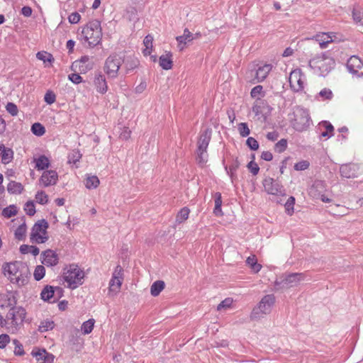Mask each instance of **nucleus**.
<instances>
[{
    "label": "nucleus",
    "mask_w": 363,
    "mask_h": 363,
    "mask_svg": "<svg viewBox=\"0 0 363 363\" xmlns=\"http://www.w3.org/2000/svg\"><path fill=\"white\" fill-rule=\"evenodd\" d=\"M2 270L4 276L8 277L11 283L18 286L26 285L30 274L26 263L19 261L4 263Z\"/></svg>",
    "instance_id": "obj_1"
},
{
    "label": "nucleus",
    "mask_w": 363,
    "mask_h": 363,
    "mask_svg": "<svg viewBox=\"0 0 363 363\" xmlns=\"http://www.w3.org/2000/svg\"><path fill=\"white\" fill-rule=\"evenodd\" d=\"M82 35L91 47L97 45L101 40V22L98 20L89 21L82 29Z\"/></svg>",
    "instance_id": "obj_2"
},
{
    "label": "nucleus",
    "mask_w": 363,
    "mask_h": 363,
    "mask_svg": "<svg viewBox=\"0 0 363 363\" xmlns=\"http://www.w3.org/2000/svg\"><path fill=\"white\" fill-rule=\"evenodd\" d=\"M64 279L70 289H76L83 284L84 272L77 264H72L64 269Z\"/></svg>",
    "instance_id": "obj_3"
},
{
    "label": "nucleus",
    "mask_w": 363,
    "mask_h": 363,
    "mask_svg": "<svg viewBox=\"0 0 363 363\" xmlns=\"http://www.w3.org/2000/svg\"><path fill=\"white\" fill-rule=\"evenodd\" d=\"M211 128H206L201 132L198 140L197 157L198 163L203 166L207 162L206 150L211 138Z\"/></svg>",
    "instance_id": "obj_4"
},
{
    "label": "nucleus",
    "mask_w": 363,
    "mask_h": 363,
    "mask_svg": "<svg viewBox=\"0 0 363 363\" xmlns=\"http://www.w3.org/2000/svg\"><path fill=\"white\" fill-rule=\"evenodd\" d=\"M26 310L21 307H12L6 314L7 322L10 320L8 326L9 332L14 333L17 331L20 325L23 323L26 318Z\"/></svg>",
    "instance_id": "obj_5"
},
{
    "label": "nucleus",
    "mask_w": 363,
    "mask_h": 363,
    "mask_svg": "<svg viewBox=\"0 0 363 363\" xmlns=\"http://www.w3.org/2000/svg\"><path fill=\"white\" fill-rule=\"evenodd\" d=\"M275 297L273 294L264 296L259 301L258 306L255 307L250 314L252 320L259 319L264 315L271 312L272 307L274 304Z\"/></svg>",
    "instance_id": "obj_6"
},
{
    "label": "nucleus",
    "mask_w": 363,
    "mask_h": 363,
    "mask_svg": "<svg viewBox=\"0 0 363 363\" xmlns=\"http://www.w3.org/2000/svg\"><path fill=\"white\" fill-rule=\"evenodd\" d=\"M48 227L49 224L45 219L35 223L30 233L31 242L38 244L45 243L48 240V236L47 235Z\"/></svg>",
    "instance_id": "obj_7"
},
{
    "label": "nucleus",
    "mask_w": 363,
    "mask_h": 363,
    "mask_svg": "<svg viewBox=\"0 0 363 363\" xmlns=\"http://www.w3.org/2000/svg\"><path fill=\"white\" fill-rule=\"evenodd\" d=\"M303 279L302 273L284 274L276 279L274 287L277 290L289 289L296 286Z\"/></svg>",
    "instance_id": "obj_8"
},
{
    "label": "nucleus",
    "mask_w": 363,
    "mask_h": 363,
    "mask_svg": "<svg viewBox=\"0 0 363 363\" xmlns=\"http://www.w3.org/2000/svg\"><path fill=\"white\" fill-rule=\"evenodd\" d=\"M292 122L293 128L297 131H303L309 127L311 118L308 111L301 107H297L294 112Z\"/></svg>",
    "instance_id": "obj_9"
},
{
    "label": "nucleus",
    "mask_w": 363,
    "mask_h": 363,
    "mask_svg": "<svg viewBox=\"0 0 363 363\" xmlns=\"http://www.w3.org/2000/svg\"><path fill=\"white\" fill-rule=\"evenodd\" d=\"M335 60L330 57L323 55L310 60V65L313 68L318 69L320 75H327L335 66Z\"/></svg>",
    "instance_id": "obj_10"
},
{
    "label": "nucleus",
    "mask_w": 363,
    "mask_h": 363,
    "mask_svg": "<svg viewBox=\"0 0 363 363\" xmlns=\"http://www.w3.org/2000/svg\"><path fill=\"white\" fill-rule=\"evenodd\" d=\"M272 69V65L264 64L257 69H250L246 72L245 79L252 84L261 82L267 78Z\"/></svg>",
    "instance_id": "obj_11"
},
{
    "label": "nucleus",
    "mask_w": 363,
    "mask_h": 363,
    "mask_svg": "<svg viewBox=\"0 0 363 363\" xmlns=\"http://www.w3.org/2000/svg\"><path fill=\"white\" fill-rule=\"evenodd\" d=\"M123 62L122 58L116 54L109 55L104 64V72L110 78H116Z\"/></svg>",
    "instance_id": "obj_12"
},
{
    "label": "nucleus",
    "mask_w": 363,
    "mask_h": 363,
    "mask_svg": "<svg viewBox=\"0 0 363 363\" xmlns=\"http://www.w3.org/2000/svg\"><path fill=\"white\" fill-rule=\"evenodd\" d=\"M264 191L268 194L276 196H285L286 189L283 185L276 179L266 177L262 182Z\"/></svg>",
    "instance_id": "obj_13"
},
{
    "label": "nucleus",
    "mask_w": 363,
    "mask_h": 363,
    "mask_svg": "<svg viewBox=\"0 0 363 363\" xmlns=\"http://www.w3.org/2000/svg\"><path fill=\"white\" fill-rule=\"evenodd\" d=\"M123 279V269L118 265L113 273L112 278L109 283V289L111 291L117 292L121 289Z\"/></svg>",
    "instance_id": "obj_14"
},
{
    "label": "nucleus",
    "mask_w": 363,
    "mask_h": 363,
    "mask_svg": "<svg viewBox=\"0 0 363 363\" xmlns=\"http://www.w3.org/2000/svg\"><path fill=\"white\" fill-rule=\"evenodd\" d=\"M349 72L357 76L363 75V63L357 56H352L347 62Z\"/></svg>",
    "instance_id": "obj_15"
},
{
    "label": "nucleus",
    "mask_w": 363,
    "mask_h": 363,
    "mask_svg": "<svg viewBox=\"0 0 363 363\" xmlns=\"http://www.w3.org/2000/svg\"><path fill=\"white\" fill-rule=\"evenodd\" d=\"M289 84L291 88L295 91H298L303 89L302 73L300 69H295L291 72L289 76Z\"/></svg>",
    "instance_id": "obj_16"
},
{
    "label": "nucleus",
    "mask_w": 363,
    "mask_h": 363,
    "mask_svg": "<svg viewBox=\"0 0 363 363\" xmlns=\"http://www.w3.org/2000/svg\"><path fill=\"white\" fill-rule=\"evenodd\" d=\"M57 179L58 175L55 170H45L40 178V182H41L45 187H47L55 185Z\"/></svg>",
    "instance_id": "obj_17"
},
{
    "label": "nucleus",
    "mask_w": 363,
    "mask_h": 363,
    "mask_svg": "<svg viewBox=\"0 0 363 363\" xmlns=\"http://www.w3.org/2000/svg\"><path fill=\"white\" fill-rule=\"evenodd\" d=\"M32 355L36 358V360L40 363H52L54 361V355L48 353L45 349L33 350Z\"/></svg>",
    "instance_id": "obj_18"
},
{
    "label": "nucleus",
    "mask_w": 363,
    "mask_h": 363,
    "mask_svg": "<svg viewBox=\"0 0 363 363\" xmlns=\"http://www.w3.org/2000/svg\"><path fill=\"white\" fill-rule=\"evenodd\" d=\"M43 263L48 267L55 266L58 263V255L52 250H47L41 253Z\"/></svg>",
    "instance_id": "obj_19"
},
{
    "label": "nucleus",
    "mask_w": 363,
    "mask_h": 363,
    "mask_svg": "<svg viewBox=\"0 0 363 363\" xmlns=\"http://www.w3.org/2000/svg\"><path fill=\"white\" fill-rule=\"evenodd\" d=\"M340 173L342 177L350 179L357 177V167L354 164H345L340 167Z\"/></svg>",
    "instance_id": "obj_20"
},
{
    "label": "nucleus",
    "mask_w": 363,
    "mask_h": 363,
    "mask_svg": "<svg viewBox=\"0 0 363 363\" xmlns=\"http://www.w3.org/2000/svg\"><path fill=\"white\" fill-rule=\"evenodd\" d=\"M41 298L49 303H55L56 302V298H55V289L52 286L47 285L40 293Z\"/></svg>",
    "instance_id": "obj_21"
},
{
    "label": "nucleus",
    "mask_w": 363,
    "mask_h": 363,
    "mask_svg": "<svg viewBox=\"0 0 363 363\" xmlns=\"http://www.w3.org/2000/svg\"><path fill=\"white\" fill-rule=\"evenodd\" d=\"M94 84L99 92L104 94L108 89L104 75L101 73L96 74L94 78Z\"/></svg>",
    "instance_id": "obj_22"
},
{
    "label": "nucleus",
    "mask_w": 363,
    "mask_h": 363,
    "mask_svg": "<svg viewBox=\"0 0 363 363\" xmlns=\"http://www.w3.org/2000/svg\"><path fill=\"white\" fill-rule=\"evenodd\" d=\"M315 40L318 42L320 48H327L328 43L333 41V36L328 33H323L315 36Z\"/></svg>",
    "instance_id": "obj_23"
},
{
    "label": "nucleus",
    "mask_w": 363,
    "mask_h": 363,
    "mask_svg": "<svg viewBox=\"0 0 363 363\" xmlns=\"http://www.w3.org/2000/svg\"><path fill=\"white\" fill-rule=\"evenodd\" d=\"M123 62L125 63V67L126 69V73L133 70L138 67L140 65V61L138 58L133 56H128L125 59L123 60Z\"/></svg>",
    "instance_id": "obj_24"
},
{
    "label": "nucleus",
    "mask_w": 363,
    "mask_h": 363,
    "mask_svg": "<svg viewBox=\"0 0 363 363\" xmlns=\"http://www.w3.org/2000/svg\"><path fill=\"white\" fill-rule=\"evenodd\" d=\"M93 68V62L82 64L81 62H73L71 65V69L74 72L79 71L80 73H86Z\"/></svg>",
    "instance_id": "obj_25"
},
{
    "label": "nucleus",
    "mask_w": 363,
    "mask_h": 363,
    "mask_svg": "<svg viewBox=\"0 0 363 363\" xmlns=\"http://www.w3.org/2000/svg\"><path fill=\"white\" fill-rule=\"evenodd\" d=\"M171 57L172 54L170 52L166 55H163L160 57L159 62L162 69L166 70L172 69L173 62L171 59Z\"/></svg>",
    "instance_id": "obj_26"
},
{
    "label": "nucleus",
    "mask_w": 363,
    "mask_h": 363,
    "mask_svg": "<svg viewBox=\"0 0 363 363\" xmlns=\"http://www.w3.org/2000/svg\"><path fill=\"white\" fill-rule=\"evenodd\" d=\"M34 160L35 162V168L38 170H44L50 166V161L45 155H40L38 158H36Z\"/></svg>",
    "instance_id": "obj_27"
},
{
    "label": "nucleus",
    "mask_w": 363,
    "mask_h": 363,
    "mask_svg": "<svg viewBox=\"0 0 363 363\" xmlns=\"http://www.w3.org/2000/svg\"><path fill=\"white\" fill-rule=\"evenodd\" d=\"M214 199H215V207L213 209V213L216 216H222L223 212L221 210V206H222L221 194L219 192H216L214 194Z\"/></svg>",
    "instance_id": "obj_28"
},
{
    "label": "nucleus",
    "mask_w": 363,
    "mask_h": 363,
    "mask_svg": "<svg viewBox=\"0 0 363 363\" xmlns=\"http://www.w3.org/2000/svg\"><path fill=\"white\" fill-rule=\"evenodd\" d=\"M164 282L161 280L155 281L150 287V293L153 296H157L164 288Z\"/></svg>",
    "instance_id": "obj_29"
},
{
    "label": "nucleus",
    "mask_w": 363,
    "mask_h": 363,
    "mask_svg": "<svg viewBox=\"0 0 363 363\" xmlns=\"http://www.w3.org/2000/svg\"><path fill=\"white\" fill-rule=\"evenodd\" d=\"M194 37L191 38L190 36L186 35H179L176 38V40L178 43V48L180 51H182L186 45L189 43L192 42L194 40Z\"/></svg>",
    "instance_id": "obj_30"
},
{
    "label": "nucleus",
    "mask_w": 363,
    "mask_h": 363,
    "mask_svg": "<svg viewBox=\"0 0 363 363\" xmlns=\"http://www.w3.org/2000/svg\"><path fill=\"white\" fill-rule=\"evenodd\" d=\"M23 190V185L14 181H11L7 186V191L10 194H21Z\"/></svg>",
    "instance_id": "obj_31"
},
{
    "label": "nucleus",
    "mask_w": 363,
    "mask_h": 363,
    "mask_svg": "<svg viewBox=\"0 0 363 363\" xmlns=\"http://www.w3.org/2000/svg\"><path fill=\"white\" fill-rule=\"evenodd\" d=\"M246 263H247V264H248L250 267L251 269L255 273H257L262 269V265L260 264L257 263V259L255 255L248 257L246 260Z\"/></svg>",
    "instance_id": "obj_32"
},
{
    "label": "nucleus",
    "mask_w": 363,
    "mask_h": 363,
    "mask_svg": "<svg viewBox=\"0 0 363 363\" xmlns=\"http://www.w3.org/2000/svg\"><path fill=\"white\" fill-rule=\"evenodd\" d=\"M20 252L22 254L31 253L33 255L36 256L39 254L40 250L34 245H22L20 247Z\"/></svg>",
    "instance_id": "obj_33"
},
{
    "label": "nucleus",
    "mask_w": 363,
    "mask_h": 363,
    "mask_svg": "<svg viewBox=\"0 0 363 363\" xmlns=\"http://www.w3.org/2000/svg\"><path fill=\"white\" fill-rule=\"evenodd\" d=\"M189 209L187 207H184L178 213L176 218V223L180 224L188 219L189 214Z\"/></svg>",
    "instance_id": "obj_34"
},
{
    "label": "nucleus",
    "mask_w": 363,
    "mask_h": 363,
    "mask_svg": "<svg viewBox=\"0 0 363 363\" xmlns=\"http://www.w3.org/2000/svg\"><path fill=\"white\" fill-rule=\"evenodd\" d=\"M99 184V179L96 176L88 177L85 180V186L87 189H95Z\"/></svg>",
    "instance_id": "obj_35"
},
{
    "label": "nucleus",
    "mask_w": 363,
    "mask_h": 363,
    "mask_svg": "<svg viewBox=\"0 0 363 363\" xmlns=\"http://www.w3.org/2000/svg\"><path fill=\"white\" fill-rule=\"evenodd\" d=\"M3 155L1 156V161L4 164H8L11 161L13 157V152L11 148L4 147Z\"/></svg>",
    "instance_id": "obj_36"
},
{
    "label": "nucleus",
    "mask_w": 363,
    "mask_h": 363,
    "mask_svg": "<svg viewBox=\"0 0 363 363\" xmlns=\"http://www.w3.org/2000/svg\"><path fill=\"white\" fill-rule=\"evenodd\" d=\"M31 131L35 135L41 136L45 133V128L42 124L35 123L31 126Z\"/></svg>",
    "instance_id": "obj_37"
},
{
    "label": "nucleus",
    "mask_w": 363,
    "mask_h": 363,
    "mask_svg": "<svg viewBox=\"0 0 363 363\" xmlns=\"http://www.w3.org/2000/svg\"><path fill=\"white\" fill-rule=\"evenodd\" d=\"M16 213L17 209L14 205H11L6 208H4L2 211V216L8 218L16 216Z\"/></svg>",
    "instance_id": "obj_38"
},
{
    "label": "nucleus",
    "mask_w": 363,
    "mask_h": 363,
    "mask_svg": "<svg viewBox=\"0 0 363 363\" xmlns=\"http://www.w3.org/2000/svg\"><path fill=\"white\" fill-rule=\"evenodd\" d=\"M94 319H89L87 321H85L82 325V330L83 331L84 334H89L94 325Z\"/></svg>",
    "instance_id": "obj_39"
},
{
    "label": "nucleus",
    "mask_w": 363,
    "mask_h": 363,
    "mask_svg": "<svg viewBox=\"0 0 363 363\" xmlns=\"http://www.w3.org/2000/svg\"><path fill=\"white\" fill-rule=\"evenodd\" d=\"M26 232V225L25 223L21 224L18 227L15 231V238L18 240H22L25 238Z\"/></svg>",
    "instance_id": "obj_40"
},
{
    "label": "nucleus",
    "mask_w": 363,
    "mask_h": 363,
    "mask_svg": "<svg viewBox=\"0 0 363 363\" xmlns=\"http://www.w3.org/2000/svg\"><path fill=\"white\" fill-rule=\"evenodd\" d=\"M82 157V154L77 150H72L68 155L69 163L76 164Z\"/></svg>",
    "instance_id": "obj_41"
},
{
    "label": "nucleus",
    "mask_w": 363,
    "mask_h": 363,
    "mask_svg": "<svg viewBox=\"0 0 363 363\" xmlns=\"http://www.w3.org/2000/svg\"><path fill=\"white\" fill-rule=\"evenodd\" d=\"M45 274V267L42 265H38L35 267V271H34V274H33L34 279L36 281H40L44 277Z\"/></svg>",
    "instance_id": "obj_42"
},
{
    "label": "nucleus",
    "mask_w": 363,
    "mask_h": 363,
    "mask_svg": "<svg viewBox=\"0 0 363 363\" xmlns=\"http://www.w3.org/2000/svg\"><path fill=\"white\" fill-rule=\"evenodd\" d=\"M287 144L288 143L286 139H281L275 144L274 150L279 153H281L286 150Z\"/></svg>",
    "instance_id": "obj_43"
},
{
    "label": "nucleus",
    "mask_w": 363,
    "mask_h": 363,
    "mask_svg": "<svg viewBox=\"0 0 363 363\" xmlns=\"http://www.w3.org/2000/svg\"><path fill=\"white\" fill-rule=\"evenodd\" d=\"M294 203L295 198L294 196H290L284 205L286 213L290 216L294 213Z\"/></svg>",
    "instance_id": "obj_44"
},
{
    "label": "nucleus",
    "mask_w": 363,
    "mask_h": 363,
    "mask_svg": "<svg viewBox=\"0 0 363 363\" xmlns=\"http://www.w3.org/2000/svg\"><path fill=\"white\" fill-rule=\"evenodd\" d=\"M35 200L40 204H45L48 201V196L43 191H38L35 195Z\"/></svg>",
    "instance_id": "obj_45"
},
{
    "label": "nucleus",
    "mask_w": 363,
    "mask_h": 363,
    "mask_svg": "<svg viewBox=\"0 0 363 363\" xmlns=\"http://www.w3.org/2000/svg\"><path fill=\"white\" fill-rule=\"evenodd\" d=\"M36 57L38 60H43L44 62H51L52 61L54 60L52 55L46 52H38L36 55Z\"/></svg>",
    "instance_id": "obj_46"
},
{
    "label": "nucleus",
    "mask_w": 363,
    "mask_h": 363,
    "mask_svg": "<svg viewBox=\"0 0 363 363\" xmlns=\"http://www.w3.org/2000/svg\"><path fill=\"white\" fill-rule=\"evenodd\" d=\"M238 131L242 137H247L250 133V130L246 123H240L238 124Z\"/></svg>",
    "instance_id": "obj_47"
},
{
    "label": "nucleus",
    "mask_w": 363,
    "mask_h": 363,
    "mask_svg": "<svg viewBox=\"0 0 363 363\" xmlns=\"http://www.w3.org/2000/svg\"><path fill=\"white\" fill-rule=\"evenodd\" d=\"M55 323L52 320H45L41 322L40 325L39 326V330L41 332L48 331V330H51L54 328Z\"/></svg>",
    "instance_id": "obj_48"
},
{
    "label": "nucleus",
    "mask_w": 363,
    "mask_h": 363,
    "mask_svg": "<svg viewBox=\"0 0 363 363\" xmlns=\"http://www.w3.org/2000/svg\"><path fill=\"white\" fill-rule=\"evenodd\" d=\"M13 343L15 345L14 354L18 356L23 355L25 352L22 344L16 339L13 340Z\"/></svg>",
    "instance_id": "obj_49"
},
{
    "label": "nucleus",
    "mask_w": 363,
    "mask_h": 363,
    "mask_svg": "<svg viewBox=\"0 0 363 363\" xmlns=\"http://www.w3.org/2000/svg\"><path fill=\"white\" fill-rule=\"evenodd\" d=\"M246 145L252 150H257L259 148L258 142L252 137H250L247 139Z\"/></svg>",
    "instance_id": "obj_50"
},
{
    "label": "nucleus",
    "mask_w": 363,
    "mask_h": 363,
    "mask_svg": "<svg viewBox=\"0 0 363 363\" xmlns=\"http://www.w3.org/2000/svg\"><path fill=\"white\" fill-rule=\"evenodd\" d=\"M262 86L261 85H257L255 86L250 92V95L252 98H257V99H259V96H262Z\"/></svg>",
    "instance_id": "obj_51"
},
{
    "label": "nucleus",
    "mask_w": 363,
    "mask_h": 363,
    "mask_svg": "<svg viewBox=\"0 0 363 363\" xmlns=\"http://www.w3.org/2000/svg\"><path fill=\"white\" fill-rule=\"evenodd\" d=\"M6 111L13 116H15L18 114V107L15 104H13L12 102H9L6 104Z\"/></svg>",
    "instance_id": "obj_52"
},
{
    "label": "nucleus",
    "mask_w": 363,
    "mask_h": 363,
    "mask_svg": "<svg viewBox=\"0 0 363 363\" xmlns=\"http://www.w3.org/2000/svg\"><path fill=\"white\" fill-rule=\"evenodd\" d=\"M44 100L48 104H52L56 100V96L52 91H48L45 94Z\"/></svg>",
    "instance_id": "obj_53"
},
{
    "label": "nucleus",
    "mask_w": 363,
    "mask_h": 363,
    "mask_svg": "<svg viewBox=\"0 0 363 363\" xmlns=\"http://www.w3.org/2000/svg\"><path fill=\"white\" fill-rule=\"evenodd\" d=\"M310 163L307 160H302L299 162H297L294 165V169L297 171L305 170L308 168Z\"/></svg>",
    "instance_id": "obj_54"
},
{
    "label": "nucleus",
    "mask_w": 363,
    "mask_h": 363,
    "mask_svg": "<svg viewBox=\"0 0 363 363\" xmlns=\"http://www.w3.org/2000/svg\"><path fill=\"white\" fill-rule=\"evenodd\" d=\"M24 209L28 216H33L35 213V206L33 201H27Z\"/></svg>",
    "instance_id": "obj_55"
},
{
    "label": "nucleus",
    "mask_w": 363,
    "mask_h": 363,
    "mask_svg": "<svg viewBox=\"0 0 363 363\" xmlns=\"http://www.w3.org/2000/svg\"><path fill=\"white\" fill-rule=\"evenodd\" d=\"M233 300L231 298H225L218 305L217 310L221 311L223 308H228L231 306Z\"/></svg>",
    "instance_id": "obj_56"
},
{
    "label": "nucleus",
    "mask_w": 363,
    "mask_h": 363,
    "mask_svg": "<svg viewBox=\"0 0 363 363\" xmlns=\"http://www.w3.org/2000/svg\"><path fill=\"white\" fill-rule=\"evenodd\" d=\"M240 162L236 159L234 160L232 164L229 166V172L228 174H230V177H233L234 173L237 171V169L239 168Z\"/></svg>",
    "instance_id": "obj_57"
},
{
    "label": "nucleus",
    "mask_w": 363,
    "mask_h": 363,
    "mask_svg": "<svg viewBox=\"0 0 363 363\" xmlns=\"http://www.w3.org/2000/svg\"><path fill=\"white\" fill-rule=\"evenodd\" d=\"M363 17V13L358 9L354 8L352 11V18L356 22H360Z\"/></svg>",
    "instance_id": "obj_58"
},
{
    "label": "nucleus",
    "mask_w": 363,
    "mask_h": 363,
    "mask_svg": "<svg viewBox=\"0 0 363 363\" xmlns=\"http://www.w3.org/2000/svg\"><path fill=\"white\" fill-rule=\"evenodd\" d=\"M10 342V337L7 334L0 335V348L4 349Z\"/></svg>",
    "instance_id": "obj_59"
},
{
    "label": "nucleus",
    "mask_w": 363,
    "mask_h": 363,
    "mask_svg": "<svg viewBox=\"0 0 363 363\" xmlns=\"http://www.w3.org/2000/svg\"><path fill=\"white\" fill-rule=\"evenodd\" d=\"M16 297L14 296H8L7 299H6V303H5V305H1V307H10L11 308L12 307H16Z\"/></svg>",
    "instance_id": "obj_60"
},
{
    "label": "nucleus",
    "mask_w": 363,
    "mask_h": 363,
    "mask_svg": "<svg viewBox=\"0 0 363 363\" xmlns=\"http://www.w3.org/2000/svg\"><path fill=\"white\" fill-rule=\"evenodd\" d=\"M68 78L75 84H78L82 82V77L77 73H72L69 74Z\"/></svg>",
    "instance_id": "obj_61"
},
{
    "label": "nucleus",
    "mask_w": 363,
    "mask_h": 363,
    "mask_svg": "<svg viewBox=\"0 0 363 363\" xmlns=\"http://www.w3.org/2000/svg\"><path fill=\"white\" fill-rule=\"evenodd\" d=\"M247 167L253 175H257L258 174L259 167H258L257 163L254 162L253 161H251L248 163Z\"/></svg>",
    "instance_id": "obj_62"
},
{
    "label": "nucleus",
    "mask_w": 363,
    "mask_h": 363,
    "mask_svg": "<svg viewBox=\"0 0 363 363\" xmlns=\"http://www.w3.org/2000/svg\"><path fill=\"white\" fill-rule=\"evenodd\" d=\"M131 131L129 128L124 127L122 132L120 134V138L124 140H126L130 138Z\"/></svg>",
    "instance_id": "obj_63"
},
{
    "label": "nucleus",
    "mask_w": 363,
    "mask_h": 363,
    "mask_svg": "<svg viewBox=\"0 0 363 363\" xmlns=\"http://www.w3.org/2000/svg\"><path fill=\"white\" fill-rule=\"evenodd\" d=\"M80 18L81 16L77 12H74L69 16L68 20L70 23L74 24L79 21Z\"/></svg>",
    "instance_id": "obj_64"
}]
</instances>
